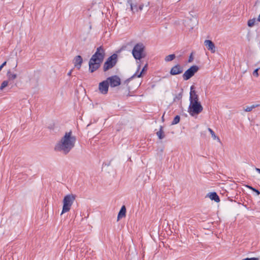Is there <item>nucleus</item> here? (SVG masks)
<instances>
[{
	"instance_id": "nucleus-19",
	"label": "nucleus",
	"mask_w": 260,
	"mask_h": 260,
	"mask_svg": "<svg viewBox=\"0 0 260 260\" xmlns=\"http://www.w3.org/2000/svg\"><path fill=\"white\" fill-rule=\"evenodd\" d=\"M127 3L131 7V10L133 13H135L138 11V8L136 5H133L132 0H128Z\"/></svg>"
},
{
	"instance_id": "nucleus-9",
	"label": "nucleus",
	"mask_w": 260,
	"mask_h": 260,
	"mask_svg": "<svg viewBox=\"0 0 260 260\" xmlns=\"http://www.w3.org/2000/svg\"><path fill=\"white\" fill-rule=\"evenodd\" d=\"M109 86V82L107 80L100 82L99 85L100 92L103 94H107L108 91Z\"/></svg>"
},
{
	"instance_id": "nucleus-28",
	"label": "nucleus",
	"mask_w": 260,
	"mask_h": 260,
	"mask_svg": "<svg viewBox=\"0 0 260 260\" xmlns=\"http://www.w3.org/2000/svg\"><path fill=\"white\" fill-rule=\"evenodd\" d=\"M242 260H258V258L256 257L246 258L242 259Z\"/></svg>"
},
{
	"instance_id": "nucleus-30",
	"label": "nucleus",
	"mask_w": 260,
	"mask_h": 260,
	"mask_svg": "<svg viewBox=\"0 0 260 260\" xmlns=\"http://www.w3.org/2000/svg\"><path fill=\"white\" fill-rule=\"evenodd\" d=\"M193 60V58L192 57V55L191 54L190 56H189V59H188V62H191Z\"/></svg>"
},
{
	"instance_id": "nucleus-27",
	"label": "nucleus",
	"mask_w": 260,
	"mask_h": 260,
	"mask_svg": "<svg viewBox=\"0 0 260 260\" xmlns=\"http://www.w3.org/2000/svg\"><path fill=\"white\" fill-rule=\"evenodd\" d=\"M259 68L256 69L253 72V75L255 77L258 76V71Z\"/></svg>"
},
{
	"instance_id": "nucleus-18",
	"label": "nucleus",
	"mask_w": 260,
	"mask_h": 260,
	"mask_svg": "<svg viewBox=\"0 0 260 260\" xmlns=\"http://www.w3.org/2000/svg\"><path fill=\"white\" fill-rule=\"evenodd\" d=\"M156 135L160 140L164 139L165 137V133L162 129V126H160L159 130L156 132Z\"/></svg>"
},
{
	"instance_id": "nucleus-16",
	"label": "nucleus",
	"mask_w": 260,
	"mask_h": 260,
	"mask_svg": "<svg viewBox=\"0 0 260 260\" xmlns=\"http://www.w3.org/2000/svg\"><path fill=\"white\" fill-rule=\"evenodd\" d=\"M140 67H141L140 64H139V65L138 66V67L137 71V72H136L135 74H134V75L132 76V77H133V78L135 77H139H139H141V76H142V73H143L144 71H145V70H146V69H147V64H146V65L144 67V68L142 69V70L141 72L139 74H138L139 71V70L140 69Z\"/></svg>"
},
{
	"instance_id": "nucleus-1",
	"label": "nucleus",
	"mask_w": 260,
	"mask_h": 260,
	"mask_svg": "<svg viewBox=\"0 0 260 260\" xmlns=\"http://www.w3.org/2000/svg\"><path fill=\"white\" fill-rule=\"evenodd\" d=\"M76 138L73 135L72 131L66 132L55 146L54 149L56 151L63 154H68L74 147Z\"/></svg>"
},
{
	"instance_id": "nucleus-5",
	"label": "nucleus",
	"mask_w": 260,
	"mask_h": 260,
	"mask_svg": "<svg viewBox=\"0 0 260 260\" xmlns=\"http://www.w3.org/2000/svg\"><path fill=\"white\" fill-rule=\"evenodd\" d=\"M118 56L116 54H113L109 57L103 65V70L106 72L113 68L117 63Z\"/></svg>"
},
{
	"instance_id": "nucleus-15",
	"label": "nucleus",
	"mask_w": 260,
	"mask_h": 260,
	"mask_svg": "<svg viewBox=\"0 0 260 260\" xmlns=\"http://www.w3.org/2000/svg\"><path fill=\"white\" fill-rule=\"evenodd\" d=\"M209 197L211 200H213L217 203L220 201V199L215 192L210 193L209 195Z\"/></svg>"
},
{
	"instance_id": "nucleus-3",
	"label": "nucleus",
	"mask_w": 260,
	"mask_h": 260,
	"mask_svg": "<svg viewBox=\"0 0 260 260\" xmlns=\"http://www.w3.org/2000/svg\"><path fill=\"white\" fill-rule=\"evenodd\" d=\"M133 57L137 60H140L146 56L145 46L142 43L135 45L132 50Z\"/></svg>"
},
{
	"instance_id": "nucleus-6",
	"label": "nucleus",
	"mask_w": 260,
	"mask_h": 260,
	"mask_svg": "<svg viewBox=\"0 0 260 260\" xmlns=\"http://www.w3.org/2000/svg\"><path fill=\"white\" fill-rule=\"evenodd\" d=\"M203 110V108L200 102L189 104L188 112L191 116L200 114Z\"/></svg>"
},
{
	"instance_id": "nucleus-24",
	"label": "nucleus",
	"mask_w": 260,
	"mask_h": 260,
	"mask_svg": "<svg viewBox=\"0 0 260 260\" xmlns=\"http://www.w3.org/2000/svg\"><path fill=\"white\" fill-rule=\"evenodd\" d=\"M9 84V80H5L1 84V85L0 86V90H3L4 88L7 87L8 85Z\"/></svg>"
},
{
	"instance_id": "nucleus-31",
	"label": "nucleus",
	"mask_w": 260,
	"mask_h": 260,
	"mask_svg": "<svg viewBox=\"0 0 260 260\" xmlns=\"http://www.w3.org/2000/svg\"><path fill=\"white\" fill-rule=\"evenodd\" d=\"M143 5H141L139 7L138 11H139V10L141 11V10L143 9Z\"/></svg>"
},
{
	"instance_id": "nucleus-29",
	"label": "nucleus",
	"mask_w": 260,
	"mask_h": 260,
	"mask_svg": "<svg viewBox=\"0 0 260 260\" xmlns=\"http://www.w3.org/2000/svg\"><path fill=\"white\" fill-rule=\"evenodd\" d=\"M6 63H7V62L6 61H5L4 62H3L1 66H0V71L2 70V69H3V68L6 65Z\"/></svg>"
},
{
	"instance_id": "nucleus-4",
	"label": "nucleus",
	"mask_w": 260,
	"mask_h": 260,
	"mask_svg": "<svg viewBox=\"0 0 260 260\" xmlns=\"http://www.w3.org/2000/svg\"><path fill=\"white\" fill-rule=\"evenodd\" d=\"M75 200V196L73 194L66 195L63 200V207L61 214L69 212Z\"/></svg>"
},
{
	"instance_id": "nucleus-2",
	"label": "nucleus",
	"mask_w": 260,
	"mask_h": 260,
	"mask_svg": "<svg viewBox=\"0 0 260 260\" xmlns=\"http://www.w3.org/2000/svg\"><path fill=\"white\" fill-rule=\"evenodd\" d=\"M105 56V50L103 46L98 47L89 61V70L91 73L94 72L100 68Z\"/></svg>"
},
{
	"instance_id": "nucleus-8",
	"label": "nucleus",
	"mask_w": 260,
	"mask_h": 260,
	"mask_svg": "<svg viewBox=\"0 0 260 260\" xmlns=\"http://www.w3.org/2000/svg\"><path fill=\"white\" fill-rule=\"evenodd\" d=\"M106 80L109 82V85L112 87L118 86L121 83L120 79L116 75L108 77Z\"/></svg>"
},
{
	"instance_id": "nucleus-14",
	"label": "nucleus",
	"mask_w": 260,
	"mask_h": 260,
	"mask_svg": "<svg viewBox=\"0 0 260 260\" xmlns=\"http://www.w3.org/2000/svg\"><path fill=\"white\" fill-rule=\"evenodd\" d=\"M126 214V208L124 206H122L117 216V220H119L120 219L125 216Z\"/></svg>"
},
{
	"instance_id": "nucleus-7",
	"label": "nucleus",
	"mask_w": 260,
	"mask_h": 260,
	"mask_svg": "<svg viewBox=\"0 0 260 260\" xmlns=\"http://www.w3.org/2000/svg\"><path fill=\"white\" fill-rule=\"evenodd\" d=\"M199 70V68L197 66H192L186 70L183 74V78L184 80H187L191 78Z\"/></svg>"
},
{
	"instance_id": "nucleus-32",
	"label": "nucleus",
	"mask_w": 260,
	"mask_h": 260,
	"mask_svg": "<svg viewBox=\"0 0 260 260\" xmlns=\"http://www.w3.org/2000/svg\"><path fill=\"white\" fill-rule=\"evenodd\" d=\"M255 170L257 172H258V173L260 174V169L259 168H255Z\"/></svg>"
},
{
	"instance_id": "nucleus-11",
	"label": "nucleus",
	"mask_w": 260,
	"mask_h": 260,
	"mask_svg": "<svg viewBox=\"0 0 260 260\" xmlns=\"http://www.w3.org/2000/svg\"><path fill=\"white\" fill-rule=\"evenodd\" d=\"M182 68L179 64H177L172 68L170 71V74L172 75H176L182 73Z\"/></svg>"
},
{
	"instance_id": "nucleus-13",
	"label": "nucleus",
	"mask_w": 260,
	"mask_h": 260,
	"mask_svg": "<svg viewBox=\"0 0 260 260\" xmlns=\"http://www.w3.org/2000/svg\"><path fill=\"white\" fill-rule=\"evenodd\" d=\"M83 62V59L80 55L76 56L74 60V63L75 67L79 69Z\"/></svg>"
},
{
	"instance_id": "nucleus-22",
	"label": "nucleus",
	"mask_w": 260,
	"mask_h": 260,
	"mask_svg": "<svg viewBox=\"0 0 260 260\" xmlns=\"http://www.w3.org/2000/svg\"><path fill=\"white\" fill-rule=\"evenodd\" d=\"M255 22H256V19L255 18L249 19L248 21L247 25L249 27H253L255 25Z\"/></svg>"
},
{
	"instance_id": "nucleus-25",
	"label": "nucleus",
	"mask_w": 260,
	"mask_h": 260,
	"mask_svg": "<svg viewBox=\"0 0 260 260\" xmlns=\"http://www.w3.org/2000/svg\"><path fill=\"white\" fill-rule=\"evenodd\" d=\"M180 119V116L179 115H176L174 117L173 120L172 121V124L174 125V124H177L179 122Z\"/></svg>"
},
{
	"instance_id": "nucleus-21",
	"label": "nucleus",
	"mask_w": 260,
	"mask_h": 260,
	"mask_svg": "<svg viewBox=\"0 0 260 260\" xmlns=\"http://www.w3.org/2000/svg\"><path fill=\"white\" fill-rule=\"evenodd\" d=\"M175 58V54H170L166 56L165 60L166 61L168 62L173 60Z\"/></svg>"
},
{
	"instance_id": "nucleus-20",
	"label": "nucleus",
	"mask_w": 260,
	"mask_h": 260,
	"mask_svg": "<svg viewBox=\"0 0 260 260\" xmlns=\"http://www.w3.org/2000/svg\"><path fill=\"white\" fill-rule=\"evenodd\" d=\"M208 131L210 132V133L211 135V137L214 140H217L219 142H220V139L217 137L214 133V131L210 128H208Z\"/></svg>"
},
{
	"instance_id": "nucleus-12",
	"label": "nucleus",
	"mask_w": 260,
	"mask_h": 260,
	"mask_svg": "<svg viewBox=\"0 0 260 260\" xmlns=\"http://www.w3.org/2000/svg\"><path fill=\"white\" fill-rule=\"evenodd\" d=\"M204 45L206 48L212 53H214L216 51L214 44L209 40H206L204 41Z\"/></svg>"
},
{
	"instance_id": "nucleus-17",
	"label": "nucleus",
	"mask_w": 260,
	"mask_h": 260,
	"mask_svg": "<svg viewBox=\"0 0 260 260\" xmlns=\"http://www.w3.org/2000/svg\"><path fill=\"white\" fill-rule=\"evenodd\" d=\"M7 76L8 78V80L9 81L14 80L17 77V75L16 74L12 73L10 70L7 72Z\"/></svg>"
},
{
	"instance_id": "nucleus-23",
	"label": "nucleus",
	"mask_w": 260,
	"mask_h": 260,
	"mask_svg": "<svg viewBox=\"0 0 260 260\" xmlns=\"http://www.w3.org/2000/svg\"><path fill=\"white\" fill-rule=\"evenodd\" d=\"M258 105H252L251 106H247L246 107V108L244 109L245 111L246 112H250L254 108L258 107Z\"/></svg>"
},
{
	"instance_id": "nucleus-10",
	"label": "nucleus",
	"mask_w": 260,
	"mask_h": 260,
	"mask_svg": "<svg viewBox=\"0 0 260 260\" xmlns=\"http://www.w3.org/2000/svg\"><path fill=\"white\" fill-rule=\"evenodd\" d=\"M193 88V86H191L190 87V92L189 96L190 104L197 103L199 102L198 101V95L196 94V91L192 90Z\"/></svg>"
},
{
	"instance_id": "nucleus-26",
	"label": "nucleus",
	"mask_w": 260,
	"mask_h": 260,
	"mask_svg": "<svg viewBox=\"0 0 260 260\" xmlns=\"http://www.w3.org/2000/svg\"><path fill=\"white\" fill-rule=\"evenodd\" d=\"M247 187H248L249 188H250V189H251L253 191L255 192L257 196L259 195L260 192L257 189H255V188H253V187H252L251 186H247Z\"/></svg>"
},
{
	"instance_id": "nucleus-34",
	"label": "nucleus",
	"mask_w": 260,
	"mask_h": 260,
	"mask_svg": "<svg viewBox=\"0 0 260 260\" xmlns=\"http://www.w3.org/2000/svg\"><path fill=\"white\" fill-rule=\"evenodd\" d=\"M17 66V63H16V66H15V68Z\"/></svg>"
},
{
	"instance_id": "nucleus-33",
	"label": "nucleus",
	"mask_w": 260,
	"mask_h": 260,
	"mask_svg": "<svg viewBox=\"0 0 260 260\" xmlns=\"http://www.w3.org/2000/svg\"><path fill=\"white\" fill-rule=\"evenodd\" d=\"M72 70H70V72L68 73V75L70 76L72 74Z\"/></svg>"
}]
</instances>
